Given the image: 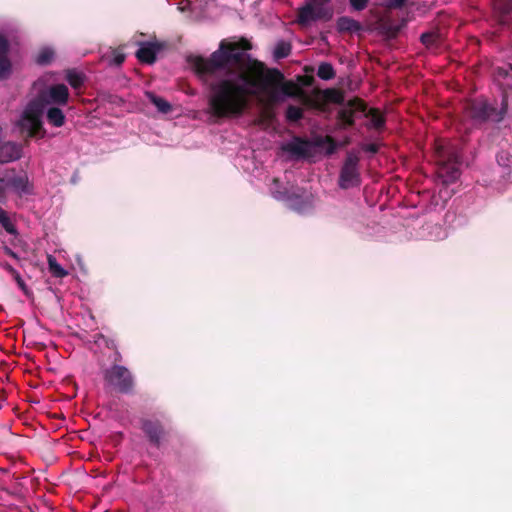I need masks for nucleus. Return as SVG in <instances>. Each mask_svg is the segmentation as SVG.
<instances>
[{
	"label": "nucleus",
	"mask_w": 512,
	"mask_h": 512,
	"mask_svg": "<svg viewBox=\"0 0 512 512\" xmlns=\"http://www.w3.org/2000/svg\"><path fill=\"white\" fill-rule=\"evenodd\" d=\"M251 48L245 38L236 42L224 39L209 57L189 58L194 72L207 87L209 115L217 119L240 117L250 109L258 92L267 94L271 102H278L281 94H295L296 85L284 82L280 70L267 68L246 53Z\"/></svg>",
	"instance_id": "obj_1"
},
{
	"label": "nucleus",
	"mask_w": 512,
	"mask_h": 512,
	"mask_svg": "<svg viewBox=\"0 0 512 512\" xmlns=\"http://www.w3.org/2000/svg\"><path fill=\"white\" fill-rule=\"evenodd\" d=\"M438 162V177L443 185L455 183L460 175L461 159L456 149L438 145L435 150Z\"/></svg>",
	"instance_id": "obj_2"
},
{
	"label": "nucleus",
	"mask_w": 512,
	"mask_h": 512,
	"mask_svg": "<svg viewBox=\"0 0 512 512\" xmlns=\"http://www.w3.org/2000/svg\"><path fill=\"white\" fill-rule=\"evenodd\" d=\"M105 383L114 391L133 395L136 388V379L133 373L125 366L113 364L103 371Z\"/></svg>",
	"instance_id": "obj_3"
},
{
	"label": "nucleus",
	"mask_w": 512,
	"mask_h": 512,
	"mask_svg": "<svg viewBox=\"0 0 512 512\" xmlns=\"http://www.w3.org/2000/svg\"><path fill=\"white\" fill-rule=\"evenodd\" d=\"M327 144V154H333L337 148L336 141L331 136L320 137L315 143L301 137H294L292 141L282 145V150L297 158H307L312 156L314 146H323Z\"/></svg>",
	"instance_id": "obj_4"
},
{
	"label": "nucleus",
	"mask_w": 512,
	"mask_h": 512,
	"mask_svg": "<svg viewBox=\"0 0 512 512\" xmlns=\"http://www.w3.org/2000/svg\"><path fill=\"white\" fill-rule=\"evenodd\" d=\"M44 111L37 102H30L22 114L20 127L27 131L28 137H43L44 129L41 121V115Z\"/></svg>",
	"instance_id": "obj_5"
},
{
	"label": "nucleus",
	"mask_w": 512,
	"mask_h": 512,
	"mask_svg": "<svg viewBox=\"0 0 512 512\" xmlns=\"http://www.w3.org/2000/svg\"><path fill=\"white\" fill-rule=\"evenodd\" d=\"M140 429L149 444L155 448H160L168 440L169 431L163 422L157 418L142 417L140 419Z\"/></svg>",
	"instance_id": "obj_6"
},
{
	"label": "nucleus",
	"mask_w": 512,
	"mask_h": 512,
	"mask_svg": "<svg viewBox=\"0 0 512 512\" xmlns=\"http://www.w3.org/2000/svg\"><path fill=\"white\" fill-rule=\"evenodd\" d=\"M69 98L70 93L68 87L65 84L59 83L50 85L42 90L38 95V99L33 102L40 104L44 111L48 105L66 106L69 102Z\"/></svg>",
	"instance_id": "obj_7"
},
{
	"label": "nucleus",
	"mask_w": 512,
	"mask_h": 512,
	"mask_svg": "<svg viewBox=\"0 0 512 512\" xmlns=\"http://www.w3.org/2000/svg\"><path fill=\"white\" fill-rule=\"evenodd\" d=\"M332 15L333 12L330 8L309 1L298 8L297 22L304 26L318 20H330Z\"/></svg>",
	"instance_id": "obj_8"
},
{
	"label": "nucleus",
	"mask_w": 512,
	"mask_h": 512,
	"mask_svg": "<svg viewBox=\"0 0 512 512\" xmlns=\"http://www.w3.org/2000/svg\"><path fill=\"white\" fill-rule=\"evenodd\" d=\"M359 157L349 153L341 168L339 176V186L342 189H349L358 186L361 178L358 171Z\"/></svg>",
	"instance_id": "obj_9"
},
{
	"label": "nucleus",
	"mask_w": 512,
	"mask_h": 512,
	"mask_svg": "<svg viewBox=\"0 0 512 512\" xmlns=\"http://www.w3.org/2000/svg\"><path fill=\"white\" fill-rule=\"evenodd\" d=\"M506 113V103L498 111L495 107L491 106L487 102H473L470 105V117L478 122H486L492 120L494 122H500L503 120Z\"/></svg>",
	"instance_id": "obj_10"
},
{
	"label": "nucleus",
	"mask_w": 512,
	"mask_h": 512,
	"mask_svg": "<svg viewBox=\"0 0 512 512\" xmlns=\"http://www.w3.org/2000/svg\"><path fill=\"white\" fill-rule=\"evenodd\" d=\"M8 190L16 193L18 196L30 193L28 176L25 173H17L14 168L6 169L0 176Z\"/></svg>",
	"instance_id": "obj_11"
},
{
	"label": "nucleus",
	"mask_w": 512,
	"mask_h": 512,
	"mask_svg": "<svg viewBox=\"0 0 512 512\" xmlns=\"http://www.w3.org/2000/svg\"><path fill=\"white\" fill-rule=\"evenodd\" d=\"M366 104L358 97H354L347 101V103L338 112V120L344 127H351L354 125V114L356 111H365Z\"/></svg>",
	"instance_id": "obj_12"
},
{
	"label": "nucleus",
	"mask_w": 512,
	"mask_h": 512,
	"mask_svg": "<svg viewBox=\"0 0 512 512\" xmlns=\"http://www.w3.org/2000/svg\"><path fill=\"white\" fill-rule=\"evenodd\" d=\"M9 52L10 43L7 37L0 33V80L8 79L13 71Z\"/></svg>",
	"instance_id": "obj_13"
},
{
	"label": "nucleus",
	"mask_w": 512,
	"mask_h": 512,
	"mask_svg": "<svg viewBox=\"0 0 512 512\" xmlns=\"http://www.w3.org/2000/svg\"><path fill=\"white\" fill-rule=\"evenodd\" d=\"M22 156V147L13 141H0V164L17 161Z\"/></svg>",
	"instance_id": "obj_14"
},
{
	"label": "nucleus",
	"mask_w": 512,
	"mask_h": 512,
	"mask_svg": "<svg viewBox=\"0 0 512 512\" xmlns=\"http://www.w3.org/2000/svg\"><path fill=\"white\" fill-rule=\"evenodd\" d=\"M495 81L503 89V101L502 104L506 103L507 88H512V64H508L503 67H496L493 71Z\"/></svg>",
	"instance_id": "obj_15"
},
{
	"label": "nucleus",
	"mask_w": 512,
	"mask_h": 512,
	"mask_svg": "<svg viewBox=\"0 0 512 512\" xmlns=\"http://www.w3.org/2000/svg\"><path fill=\"white\" fill-rule=\"evenodd\" d=\"M162 48V43L147 42L137 50L136 57L141 63L153 64L156 61L157 53L160 52Z\"/></svg>",
	"instance_id": "obj_16"
},
{
	"label": "nucleus",
	"mask_w": 512,
	"mask_h": 512,
	"mask_svg": "<svg viewBox=\"0 0 512 512\" xmlns=\"http://www.w3.org/2000/svg\"><path fill=\"white\" fill-rule=\"evenodd\" d=\"M0 225L3 227V229L14 236V238L11 240V245L14 247H19L20 241L19 239V232L11 220L10 216L8 215L7 211L0 207Z\"/></svg>",
	"instance_id": "obj_17"
},
{
	"label": "nucleus",
	"mask_w": 512,
	"mask_h": 512,
	"mask_svg": "<svg viewBox=\"0 0 512 512\" xmlns=\"http://www.w3.org/2000/svg\"><path fill=\"white\" fill-rule=\"evenodd\" d=\"M444 38L439 30H431L421 34L420 42L429 50L440 48Z\"/></svg>",
	"instance_id": "obj_18"
},
{
	"label": "nucleus",
	"mask_w": 512,
	"mask_h": 512,
	"mask_svg": "<svg viewBox=\"0 0 512 512\" xmlns=\"http://www.w3.org/2000/svg\"><path fill=\"white\" fill-rule=\"evenodd\" d=\"M494 9L498 13L500 24H509L512 18V0H495Z\"/></svg>",
	"instance_id": "obj_19"
},
{
	"label": "nucleus",
	"mask_w": 512,
	"mask_h": 512,
	"mask_svg": "<svg viewBox=\"0 0 512 512\" xmlns=\"http://www.w3.org/2000/svg\"><path fill=\"white\" fill-rule=\"evenodd\" d=\"M336 28L340 33H357L362 30V25L351 17L341 16L337 19Z\"/></svg>",
	"instance_id": "obj_20"
},
{
	"label": "nucleus",
	"mask_w": 512,
	"mask_h": 512,
	"mask_svg": "<svg viewBox=\"0 0 512 512\" xmlns=\"http://www.w3.org/2000/svg\"><path fill=\"white\" fill-rule=\"evenodd\" d=\"M47 122L54 127H62L65 124V114L61 109L62 106L48 105L46 106Z\"/></svg>",
	"instance_id": "obj_21"
},
{
	"label": "nucleus",
	"mask_w": 512,
	"mask_h": 512,
	"mask_svg": "<svg viewBox=\"0 0 512 512\" xmlns=\"http://www.w3.org/2000/svg\"><path fill=\"white\" fill-rule=\"evenodd\" d=\"M366 117L370 118L372 127L378 131L385 127L386 119L385 116L377 108H371Z\"/></svg>",
	"instance_id": "obj_22"
},
{
	"label": "nucleus",
	"mask_w": 512,
	"mask_h": 512,
	"mask_svg": "<svg viewBox=\"0 0 512 512\" xmlns=\"http://www.w3.org/2000/svg\"><path fill=\"white\" fill-rule=\"evenodd\" d=\"M323 98L328 103L342 105L344 104L345 97L341 90L335 88L325 89L323 92Z\"/></svg>",
	"instance_id": "obj_23"
},
{
	"label": "nucleus",
	"mask_w": 512,
	"mask_h": 512,
	"mask_svg": "<svg viewBox=\"0 0 512 512\" xmlns=\"http://www.w3.org/2000/svg\"><path fill=\"white\" fill-rule=\"evenodd\" d=\"M65 79L72 88L79 89L84 84L85 76L74 69H68L65 73Z\"/></svg>",
	"instance_id": "obj_24"
},
{
	"label": "nucleus",
	"mask_w": 512,
	"mask_h": 512,
	"mask_svg": "<svg viewBox=\"0 0 512 512\" xmlns=\"http://www.w3.org/2000/svg\"><path fill=\"white\" fill-rule=\"evenodd\" d=\"M147 97H148L149 101L153 105H155L157 107L158 111H160L161 113L166 114L172 110L171 104L168 101H166L164 98L159 97L152 92H148Z\"/></svg>",
	"instance_id": "obj_25"
},
{
	"label": "nucleus",
	"mask_w": 512,
	"mask_h": 512,
	"mask_svg": "<svg viewBox=\"0 0 512 512\" xmlns=\"http://www.w3.org/2000/svg\"><path fill=\"white\" fill-rule=\"evenodd\" d=\"M1 266L13 277V279L16 281L18 287L23 291V293L25 295H29V289L25 284L24 280L22 279L21 275L19 274V272L7 262L3 263Z\"/></svg>",
	"instance_id": "obj_26"
},
{
	"label": "nucleus",
	"mask_w": 512,
	"mask_h": 512,
	"mask_svg": "<svg viewBox=\"0 0 512 512\" xmlns=\"http://www.w3.org/2000/svg\"><path fill=\"white\" fill-rule=\"evenodd\" d=\"M54 55H55V53H54L53 49L48 48V47L42 48L38 52V54L35 58V62L41 66L49 65L53 61Z\"/></svg>",
	"instance_id": "obj_27"
},
{
	"label": "nucleus",
	"mask_w": 512,
	"mask_h": 512,
	"mask_svg": "<svg viewBox=\"0 0 512 512\" xmlns=\"http://www.w3.org/2000/svg\"><path fill=\"white\" fill-rule=\"evenodd\" d=\"M47 260L49 271L54 277L63 278L68 274L67 271L57 262L55 257L49 255Z\"/></svg>",
	"instance_id": "obj_28"
},
{
	"label": "nucleus",
	"mask_w": 512,
	"mask_h": 512,
	"mask_svg": "<svg viewBox=\"0 0 512 512\" xmlns=\"http://www.w3.org/2000/svg\"><path fill=\"white\" fill-rule=\"evenodd\" d=\"M336 73L332 64L328 62H322L318 66L317 76L322 80H331L335 77Z\"/></svg>",
	"instance_id": "obj_29"
},
{
	"label": "nucleus",
	"mask_w": 512,
	"mask_h": 512,
	"mask_svg": "<svg viewBox=\"0 0 512 512\" xmlns=\"http://www.w3.org/2000/svg\"><path fill=\"white\" fill-rule=\"evenodd\" d=\"M291 53V44L286 41L277 42L274 48V58L275 59H283L290 55Z\"/></svg>",
	"instance_id": "obj_30"
},
{
	"label": "nucleus",
	"mask_w": 512,
	"mask_h": 512,
	"mask_svg": "<svg viewBox=\"0 0 512 512\" xmlns=\"http://www.w3.org/2000/svg\"><path fill=\"white\" fill-rule=\"evenodd\" d=\"M303 117V110L294 105H289L286 109V118L288 121L297 122Z\"/></svg>",
	"instance_id": "obj_31"
},
{
	"label": "nucleus",
	"mask_w": 512,
	"mask_h": 512,
	"mask_svg": "<svg viewBox=\"0 0 512 512\" xmlns=\"http://www.w3.org/2000/svg\"><path fill=\"white\" fill-rule=\"evenodd\" d=\"M351 9L354 11H363L368 7L369 0H348Z\"/></svg>",
	"instance_id": "obj_32"
},
{
	"label": "nucleus",
	"mask_w": 512,
	"mask_h": 512,
	"mask_svg": "<svg viewBox=\"0 0 512 512\" xmlns=\"http://www.w3.org/2000/svg\"><path fill=\"white\" fill-rule=\"evenodd\" d=\"M113 59H112V62L115 64V65H121L124 60H125V54L122 53L121 51L119 50H113Z\"/></svg>",
	"instance_id": "obj_33"
},
{
	"label": "nucleus",
	"mask_w": 512,
	"mask_h": 512,
	"mask_svg": "<svg viewBox=\"0 0 512 512\" xmlns=\"http://www.w3.org/2000/svg\"><path fill=\"white\" fill-rule=\"evenodd\" d=\"M7 192L5 183H3V180L0 178V204H5L7 202Z\"/></svg>",
	"instance_id": "obj_34"
},
{
	"label": "nucleus",
	"mask_w": 512,
	"mask_h": 512,
	"mask_svg": "<svg viewBox=\"0 0 512 512\" xmlns=\"http://www.w3.org/2000/svg\"><path fill=\"white\" fill-rule=\"evenodd\" d=\"M365 152L376 154L379 151V145L376 143H369L362 146Z\"/></svg>",
	"instance_id": "obj_35"
},
{
	"label": "nucleus",
	"mask_w": 512,
	"mask_h": 512,
	"mask_svg": "<svg viewBox=\"0 0 512 512\" xmlns=\"http://www.w3.org/2000/svg\"><path fill=\"white\" fill-rule=\"evenodd\" d=\"M405 4V0H388L387 7L389 9H399Z\"/></svg>",
	"instance_id": "obj_36"
},
{
	"label": "nucleus",
	"mask_w": 512,
	"mask_h": 512,
	"mask_svg": "<svg viewBox=\"0 0 512 512\" xmlns=\"http://www.w3.org/2000/svg\"><path fill=\"white\" fill-rule=\"evenodd\" d=\"M2 250L7 256L19 261V255L14 252L8 245H3Z\"/></svg>",
	"instance_id": "obj_37"
},
{
	"label": "nucleus",
	"mask_w": 512,
	"mask_h": 512,
	"mask_svg": "<svg viewBox=\"0 0 512 512\" xmlns=\"http://www.w3.org/2000/svg\"><path fill=\"white\" fill-rule=\"evenodd\" d=\"M114 361L115 363L114 364H118V362H121L122 361V355L120 354L119 351L116 350L115 352V358H114Z\"/></svg>",
	"instance_id": "obj_38"
},
{
	"label": "nucleus",
	"mask_w": 512,
	"mask_h": 512,
	"mask_svg": "<svg viewBox=\"0 0 512 512\" xmlns=\"http://www.w3.org/2000/svg\"><path fill=\"white\" fill-rule=\"evenodd\" d=\"M264 114V117L268 120H271L273 118V112L272 111H269V110H266L263 112Z\"/></svg>",
	"instance_id": "obj_39"
},
{
	"label": "nucleus",
	"mask_w": 512,
	"mask_h": 512,
	"mask_svg": "<svg viewBox=\"0 0 512 512\" xmlns=\"http://www.w3.org/2000/svg\"><path fill=\"white\" fill-rule=\"evenodd\" d=\"M296 209H297L298 211H301V210L303 209V207H302V206H299V207H296Z\"/></svg>",
	"instance_id": "obj_40"
}]
</instances>
